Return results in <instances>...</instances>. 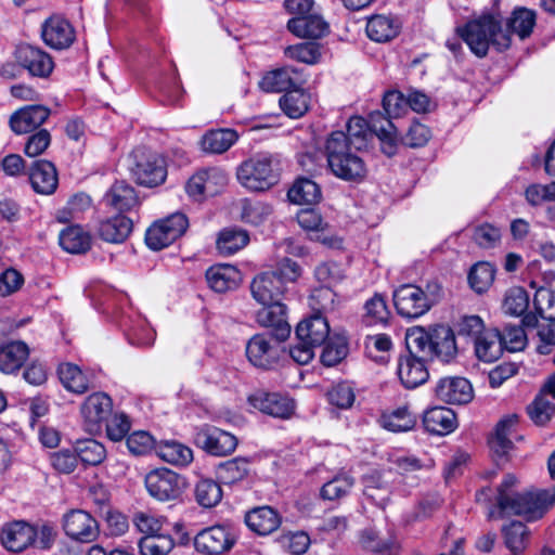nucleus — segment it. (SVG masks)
<instances>
[{"label":"nucleus","mask_w":555,"mask_h":555,"mask_svg":"<svg viewBox=\"0 0 555 555\" xmlns=\"http://www.w3.org/2000/svg\"><path fill=\"white\" fill-rule=\"evenodd\" d=\"M156 452L163 461L177 466H186L193 461L192 449L178 441L160 442Z\"/></svg>","instance_id":"nucleus-40"},{"label":"nucleus","mask_w":555,"mask_h":555,"mask_svg":"<svg viewBox=\"0 0 555 555\" xmlns=\"http://www.w3.org/2000/svg\"><path fill=\"white\" fill-rule=\"evenodd\" d=\"M236 537L232 530L222 525L202 529L194 537V547L203 555H222L235 544Z\"/></svg>","instance_id":"nucleus-8"},{"label":"nucleus","mask_w":555,"mask_h":555,"mask_svg":"<svg viewBox=\"0 0 555 555\" xmlns=\"http://www.w3.org/2000/svg\"><path fill=\"white\" fill-rule=\"evenodd\" d=\"M391 118L380 112L371 113L369 118L371 138L375 134L379 139L382 151L387 156L395 155L397 151V129Z\"/></svg>","instance_id":"nucleus-25"},{"label":"nucleus","mask_w":555,"mask_h":555,"mask_svg":"<svg viewBox=\"0 0 555 555\" xmlns=\"http://www.w3.org/2000/svg\"><path fill=\"white\" fill-rule=\"evenodd\" d=\"M17 62L31 76L47 78L51 75L54 63L52 57L43 50L30 44H23L16 49Z\"/></svg>","instance_id":"nucleus-18"},{"label":"nucleus","mask_w":555,"mask_h":555,"mask_svg":"<svg viewBox=\"0 0 555 555\" xmlns=\"http://www.w3.org/2000/svg\"><path fill=\"white\" fill-rule=\"evenodd\" d=\"M29 358V349H0V372L15 374Z\"/></svg>","instance_id":"nucleus-58"},{"label":"nucleus","mask_w":555,"mask_h":555,"mask_svg":"<svg viewBox=\"0 0 555 555\" xmlns=\"http://www.w3.org/2000/svg\"><path fill=\"white\" fill-rule=\"evenodd\" d=\"M530 420L538 426H545L555 414V404L539 392L527 406Z\"/></svg>","instance_id":"nucleus-52"},{"label":"nucleus","mask_w":555,"mask_h":555,"mask_svg":"<svg viewBox=\"0 0 555 555\" xmlns=\"http://www.w3.org/2000/svg\"><path fill=\"white\" fill-rule=\"evenodd\" d=\"M301 73L293 66L275 68L264 74L259 87L266 92H289L304 85Z\"/></svg>","instance_id":"nucleus-17"},{"label":"nucleus","mask_w":555,"mask_h":555,"mask_svg":"<svg viewBox=\"0 0 555 555\" xmlns=\"http://www.w3.org/2000/svg\"><path fill=\"white\" fill-rule=\"evenodd\" d=\"M62 525L69 539L81 543L95 541L100 533L98 521L83 509H72L65 513Z\"/></svg>","instance_id":"nucleus-11"},{"label":"nucleus","mask_w":555,"mask_h":555,"mask_svg":"<svg viewBox=\"0 0 555 555\" xmlns=\"http://www.w3.org/2000/svg\"><path fill=\"white\" fill-rule=\"evenodd\" d=\"M282 111L291 118H299L308 111V96L301 87L286 92L280 99Z\"/></svg>","instance_id":"nucleus-49"},{"label":"nucleus","mask_w":555,"mask_h":555,"mask_svg":"<svg viewBox=\"0 0 555 555\" xmlns=\"http://www.w3.org/2000/svg\"><path fill=\"white\" fill-rule=\"evenodd\" d=\"M249 404L273 417L288 420L296 410L294 399L278 392L257 391L248 397Z\"/></svg>","instance_id":"nucleus-14"},{"label":"nucleus","mask_w":555,"mask_h":555,"mask_svg":"<svg viewBox=\"0 0 555 555\" xmlns=\"http://www.w3.org/2000/svg\"><path fill=\"white\" fill-rule=\"evenodd\" d=\"M548 500L550 498L543 489L514 494L501 490L496 503L502 514L519 516L526 521L532 522L542 519L552 509Z\"/></svg>","instance_id":"nucleus-4"},{"label":"nucleus","mask_w":555,"mask_h":555,"mask_svg":"<svg viewBox=\"0 0 555 555\" xmlns=\"http://www.w3.org/2000/svg\"><path fill=\"white\" fill-rule=\"evenodd\" d=\"M145 488L158 501H172L184 491L185 479L169 468H156L146 474Z\"/></svg>","instance_id":"nucleus-7"},{"label":"nucleus","mask_w":555,"mask_h":555,"mask_svg":"<svg viewBox=\"0 0 555 555\" xmlns=\"http://www.w3.org/2000/svg\"><path fill=\"white\" fill-rule=\"evenodd\" d=\"M237 139V132L230 128L209 130L201 139V149L208 154H222L234 145Z\"/></svg>","instance_id":"nucleus-32"},{"label":"nucleus","mask_w":555,"mask_h":555,"mask_svg":"<svg viewBox=\"0 0 555 555\" xmlns=\"http://www.w3.org/2000/svg\"><path fill=\"white\" fill-rule=\"evenodd\" d=\"M245 352L249 362L258 369H274L283 360L281 349H245Z\"/></svg>","instance_id":"nucleus-59"},{"label":"nucleus","mask_w":555,"mask_h":555,"mask_svg":"<svg viewBox=\"0 0 555 555\" xmlns=\"http://www.w3.org/2000/svg\"><path fill=\"white\" fill-rule=\"evenodd\" d=\"M533 306L537 313L544 320L555 322V292L539 287L534 294Z\"/></svg>","instance_id":"nucleus-60"},{"label":"nucleus","mask_w":555,"mask_h":555,"mask_svg":"<svg viewBox=\"0 0 555 555\" xmlns=\"http://www.w3.org/2000/svg\"><path fill=\"white\" fill-rule=\"evenodd\" d=\"M364 321L367 324H386L390 318L386 298L382 294H375L364 305Z\"/></svg>","instance_id":"nucleus-50"},{"label":"nucleus","mask_w":555,"mask_h":555,"mask_svg":"<svg viewBox=\"0 0 555 555\" xmlns=\"http://www.w3.org/2000/svg\"><path fill=\"white\" fill-rule=\"evenodd\" d=\"M286 287L276 273L262 272L256 275L250 283L251 297L260 304H272L283 299Z\"/></svg>","instance_id":"nucleus-21"},{"label":"nucleus","mask_w":555,"mask_h":555,"mask_svg":"<svg viewBox=\"0 0 555 555\" xmlns=\"http://www.w3.org/2000/svg\"><path fill=\"white\" fill-rule=\"evenodd\" d=\"M51 111L43 105H28L10 117V127L16 134L34 131L40 127L50 116Z\"/></svg>","instance_id":"nucleus-23"},{"label":"nucleus","mask_w":555,"mask_h":555,"mask_svg":"<svg viewBox=\"0 0 555 555\" xmlns=\"http://www.w3.org/2000/svg\"><path fill=\"white\" fill-rule=\"evenodd\" d=\"M363 482L364 495L376 505L383 507L387 503L391 491V486L386 479V474L374 473L367 475L364 477Z\"/></svg>","instance_id":"nucleus-41"},{"label":"nucleus","mask_w":555,"mask_h":555,"mask_svg":"<svg viewBox=\"0 0 555 555\" xmlns=\"http://www.w3.org/2000/svg\"><path fill=\"white\" fill-rule=\"evenodd\" d=\"M28 177L34 191L43 195L54 193L59 184L54 164L46 159L35 160L28 169Z\"/></svg>","instance_id":"nucleus-24"},{"label":"nucleus","mask_w":555,"mask_h":555,"mask_svg":"<svg viewBox=\"0 0 555 555\" xmlns=\"http://www.w3.org/2000/svg\"><path fill=\"white\" fill-rule=\"evenodd\" d=\"M382 426L393 433L411 430L415 424V416L409 412L408 408H399L391 413L384 414L380 420Z\"/></svg>","instance_id":"nucleus-48"},{"label":"nucleus","mask_w":555,"mask_h":555,"mask_svg":"<svg viewBox=\"0 0 555 555\" xmlns=\"http://www.w3.org/2000/svg\"><path fill=\"white\" fill-rule=\"evenodd\" d=\"M361 542L363 546L380 555H398V545L390 539H382L377 531L367 529L362 533Z\"/></svg>","instance_id":"nucleus-54"},{"label":"nucleus","mask_w":555,"mask_h":555,"mask_svg":"<svg viewBox=\"0 0 555 555\" xmlns=\"http://www.w3.org/2000/svg\"><path fill=\"white\" fill-rule=\"evenodd\" d=\"M435 393L446 403L465 404L473 399V387L464 377H444L437 383Z\"/></svg>","instance_id":"nucleus-22"},{"label":"nucleus","mask_w":555,"mask_h":555,"mask_svg":"<svg viewBox=\"0 0 555 555\" xmlns=\"http://www.w3.org/2000/svg\"><path fill=\"white\" fill-rule=\"evenodd\" d=\"M75 452L77 454V459H80V461L87 465H99L106 457L105 447L94 439L77 441Z\"/></svg>","instance_id":"nucleus-47"},{"label":"nucleus","mask_w":555,"mask_h":555,"mask_svg":"<svg viewBox=\"0 0 555 555\" xmlns=\"http://www.w3.org/2000/svg\"><path fill=\"white\" fill-rule=\"evenodd\" d=\"M61 247L70 254H83L91 247V235L79 225L68 227L59 235Z\"/></svg>","instance_id":"nucleus-38"},{"label":"nucleus","mask_w":555,"mask_h":555,"mask_svg":"<svg viewBox=\"0 0 555 555\" xmlns=\"http://www.w3.org/2000/svg\"><path fill=\"white\" fill-rule=\"evenodd\" d=\"M336 294L328 286H320L314 288L309 297V306L314 314L334 309Z\"/></svg>","instance_id":"nucleus-64"},{"label":"nucleus","mask_w":555,"mask_h":555,"mask_svg":"<svg viewBox=\"0 0 555 555\" xmlns=\"http://www.w3.org/2000/svg\"><path fill=\"white\" fill-rule=\"evenodd\" d=\"M287 197L297 205H313L321 198V189L311 179L298 178L288 190Z\"/></svg>","instance_id":"nucleus-39"},{"label":"nucleus","mask_w":555,"mask_h":555,"mask_svg":"<svg viewBox=\"0 0 555 555\" xmlns=\"http://www.w3.org/2000/svg\"><path fill=\"white\" fill-rule=\"evenodd\" d=\"M112 412L113 400L107 393L102 391L89 395L80 406L83 424L91 433L99 431Z\"/></svg>","instance_id":"nucleus-13"},{"label":"nucleus","mask_w":555,"mask_h":555,"mask_svg":"<svg viewBox=\"0 0 555 555\" xmlns=\"http://www.w3.org/2000/svg\"><path fill=\"white\" fill-rule=\"evenodd\" d=\"M236 178L246 190L264 192L279 182V158L270 153H257L237 167Z\"/></svg>","instance_id":"nucleus-2"},{"label":"nucleus","mask_w":555,"mask_h":555,"mask_svg":"<svg viewBox=\"0 0 555 555\" xmlns=\"http://www.w3.org/2000/svg\"><path fill=\"white\" fill-rule=\"evenodd\" d=\"M130 172L138 184L153 188L167 177L164 157L145 149H137L130 155Z\"/></svg>","instance_id":"nucleus-5"},{"label":"nucleus","mask_w":555,"mask_h":555,"mask_svg":"<svg viewBox=\"0 0 555 555\" xmlns=\"http://www.w3.org/2000/svg\"><path fill=\"white\" fill-rule=\"evenodd\" d=\"M206 280L212 291L225 293L238 287L242 282V274L238 269L231 264H219L207 270Z\"/></svg>","instance_id":"nucleus-27"},{"label":"nucleus","mask_w":555,"mask_h":555,"mask_svg":"<svg viewBox=\"0 0 555 555\" xmlns=\"http://www.w3.org/2000/svg\"><path fill=\"white\" fill-rule=\"evenodd\" d=\"M41 38L52 49L69 48L76 38L72 24L61 15H52L41 25Z\"/></svg>","instance_id":"nucleus-15"},{"label":"nucleus","mask_w":555,"mask_h":555,"mask_svg":"<svg viewBox=\"0 0 555 555\" xmlns=\"http://www.w3.org/2000/svg\"><path fill=\"white\" fill-rule=\"evenodd\" d=\"M260 305L262 308L257 311L256 320L264 330L251 336L246 347H271L285 341L291 335L286 321L287 308L282 300Z\"/></svg>","instance_id":"nucleus-3"},{"label":"nucleus","mask_w":555,"mask_h":555,"mask_svg":"<svg viewBox=\"0 0 555 555\" xmlns=\"http://www.w3.org/2000/svg\"><path fill=\"white\" fill-rule=\"evenodd\" d=\"M505 544L513 555H521L528 543L529 529L520 521H512L503 530Z\"/></svg>","instance_id":"nucleus-45"},{"label":"nucleus","mask_w":555,"mask_h":555,"mask_svg":"<svg viewBox=\"0 0 555 555\" xmlns=\"http://www.w3.org/2000/svg\"><path fill=\"white\" fill-rule=\"evenodd\" d=\"M330 325L322 314H312L301 320L295 330L300 347H322L328 338Z\"/></svg>","instance_id":"nucleus-19"},{"label":"nucleus","mask_w":555,"mask_h":555,"mask_svg":"<svg viewBox=\"0 0 555 555\" xmlns=\"http://www.w3.org/2000/svg\"><path fill=\"white\" fill-rule=\"evenodd\" d=\"M428 356L420 352L418 349H404L398 359V375L405 388L413 389L429 377Z\"/></svg>","instance_id":"nucleus-9"},{"label":"nucleus","mask_w":555,"mask_h":555,"mask_svg":"<svg viewBox=\"0 0 555 555\" xmlns=\"http://www.w3.org/2000/svg\"><path fill=\"white\" fill-rule=\"evenodd\" d=\"M346 140L348 144L354 146V150L361 151L366 147L371 139L369 120L360 117L352 116L347 122Z\"/></svg>","instance_id":"nucleus-46"},{"label":"nucleus","mask_w":555,"mask_h":555,"mask_svg":"<svg viewBox=\"0 0 555 555\" xmlns=\"http://www.w3.org/2000/svg\"><path fill=\"white\" fill-rule=\"evenodd\" d=\"M517 423L518 415L509 414L502 417L494 428L490 447L493 452V461L498 467L505 465L509 461V452L514 448L511 436Z\"/></svg>","instance_id":"nucleus-16"},{"label":"nucleus","mask_w":555,"mask_h":555,"mask_svg":"<svg viewBox=\"0 0 555 555\" xmlns=\"http://www.w3.org/2000/svg\"><path fill=\"white\" fill-rule=\"evenodd\" d=\"M106 426L107 437L112 441H120L130 430V421L122 412H112V414L104 421Z\"/></svg>","instance_id":"nucleus-62"},{"label":"nucleus","mask_w":555,"mask_h":555,"mask_svg":"<svg viewBox=\"0 0 555 555\" xmlns=\"http://www.w3.org/2000/svg\"><path fill=\"white\" fill-rule=\"evenodd\" d=\"M104 203L118 211H127L135 207L139 199L130 184L125 181H117L105 194Z\"/></svg>","instance_id":"nucleus-33"},{"label":"nucleus","mask_w":555,"mask_h":555,"mask_svg":"<svg viewBox=\"0 0 555 555\" xmlns=\"http://www.w3.org/2000/svg\"><path fill=\"white\" fill-rule=\"evenodd\" d=\"M132 228V220L122 214H118L102 220L98 227V234L107 243L121 244L129 237Z\"/></svg>","instance_id":"nucleus-28"},{"label":"nucleus","mask_w":555,"mask_h":555,"mask_svg":"<svg viewBox=\"0 0 555 555\" xmlns=\"http://www.w3.org/2000/svg\"><path fill=\"white\" fill-rule=\"evenodd\" d=\"M460 37L466 42L470 51L478 57L486 56V15L468 21L464 26L456 28Z\"/></svg>","instance_id":"nucleus-29"},{"label":"nucleus","mask_w":555,"mask_h":555,"mask_svg":"<svg viewBox=\"0 0 555 555\" xmlns=\"http://www.w3.org/2000/svg\"><path fill=\"white\" fill-rule=\"evenodd\" d=\"M284 54L291 60L312 65L318 63L321 57V47L313 41L302 42L286 47Z\"/></svg>","instance_id":"nucleus-53"},{"label":"nucleus","mask_w":555,"mask_h":555,"mask_svg":"<svg viewBox=\"0 0 555 555\" xmlns=\"http://www.w3.org/2000/svg\"><path fill=\"white\" fill-rule=\"evenodd\" d=\"M393 305L397 312L408 319H416L429 311V301L424 291L413 284H404L393 293Z\"/></svg>","instance_id":"nucleus-12"},{"label":"nucleus","mask_w":555,"mask_h":555,"mask_svg":"<svg viewBox=\"0 0 555 555\" xmlns=\"http://www.w3.org/2000/svg\"><path fill=\"white\" fill-rule=\"evenodd\" d=\"M354 480L349 475L335 476L321 488V496L324 500L334 501L347 495L353 488Z\"/></svg>","instance_id":"nucleus-56"},{"label":"nucleus","mask_w":555,"mask_h":555,"mask_svg":"<svg viewBox=\"0 0 555 555\" xmlns=\"http://www.w3.org/2000/svg\"><path fill=\"white\" fill-rule=\"evenodd\" d=\"M195 498L203 507H214L222 499L221 487L214 480L203 479L195 487Z\"/></svg>","instance_id":"nucleus-55"},{"label":"nucleus","mask_w":555,"mask_h":555,"mask_svg":"<svg viewBox=\"0 0 555 555\" xmlns=\"http://www.w3.org/2000/svg\"><path fill=\"white\" fill-rule=\"evenodd\" d=\"M245 522L254 532L260 535H267L279 528L281 517L272 507L260 506L246 514Z\"/></svg>","instance_id":"nucleus-30"},{"label":"nucleus","mask_w":555,"mask_h":555,"mask_svg":"<svg viewBox=\"0 0 555 555\" xmlns=\"http://www.w3.org/2000/svg\"><path fill=\"white\" fill-rule=\"evenodd\" d=\"M357 152L354 146L348 144L344 131H333L325 142V155L331 172L345 181H362L367 168Z\"/></svg>","instance_id":"nucleus-1"},{"label":"nucleus","mask_w":555,"mask_h":555,"mask_svg":"<svg viewBox=\"0 0 555 555\" xmlns=\"http://www.w3.org/2000/svg\"><path fill=\"white\" fill-rule=\"evenodd\" d=\"M35 538V527L22 520L5 524L0 532L2 545L15 553L31 546Z\"/></svg>","instance_id":"nucleus-20"},{"label":"nucleus","mask_w":555,"mask_h":555,"mask_svg":"<svg viewBox=\"0 0 555 555\" xmlns=\"http://www.w3.org/2000/svg\"><path fill=\"white\" fill-rule=\"evenodd\" d=\"M281 546L293 555H302L310 545V537L304 531L286 532L279 539Z\"/></svg>","instance_id":"nucleus-63"},{"label":"nucleus","mask_w":555,"mask_h":555,"mask_svg":"<svg viewBox=\"0 0 555 555\" xmlns=\"http://www.w3.org/2000/svg\"><path fill=\"white\" fill-rule=\"evenodd\" d=\"M195 444L206 453L214 456H227L237 446L234 435L211 425L199 427L194 436Z\"/></svg>","instance_id":"nucleus-10"},{"label":"nucleus","mask_w":555,"mask_h":555,"mask_svg":"<svg viewBox=\"0 0 555 555\" xmlns=\"http://www.w3.org/2000/svg\"><path fill=\"white\" fill-rule=\"evenodd\" d=\"M288 30L299 38L318 39L328 30L327 23L319 15L294 16L287 22Z\"/></svg>","instance_id":"nucleus-31"},{"label":"nucleus","mask_w":555,"mask_h":555,"mask_svg":"<svg viewBox=\"0 0 555 555\" xmlns=\"http://www.w3.org/2000/svg\"><path fill=\"white\" fill-rule=\"evenodd\" d=\"M529 306V296L522 287L509 288L504 297V312L511 315L524 314Z\"/></svg>","instance_id":"nucleus-61"},{"label":"nucleus","mask_w":555,"mask_h":555,"mask_svg":"<svg viewBox=\"0 0 555 555\" xmlns=\"http://www.w3.org/2000/svg\"><path fill=\"white\" fill-rule=\"evenodd\" d=\"M366 34L376 42H387L399 34V24L391 16L373 15L367 20Z\"/></svg>","instance_id":"nucleus-35"},{"label":"nucleus","mask_w":555,"mask_h":555,"mask_svg":"<svg viewBox=\"0 0 555 555\" xmlns=\"http://www.w3.org/2000/svg\"><path fill=\"white\" fill-rule=\"evenodd\" d=\"M498 344L500 347L508 345H520L526 347L527 334L521 325H504L502 328L493 327L488 330V347Z\"/></svg>","instance_id":"nucleus-36"},{"label":"nucleus","mask_w":555,"mask_h":555,"mask_svg":"<svg viewBox=\"0 0 555 555\" xmlns=\"http://www.w3.org/2000/svg\"><path fill=\"white\" fill-rule=\"evenodd\" d=\"M249 242L248 233L237 228L224 229L217 240V248L223 255H233Z\"/></svg>","instance_id":"nucleus-44"},{"label":"nucleus","mask_w":555,"mask_h":555,"mask_svg":"<svg viewBox=\"0 0 555 555\" xmlns=\"http://www.w3.org/2000/svg\"><path fill=\"white\" fill-rule=\"evenodd\" d=\"M456 331L463 344L486 347L485 323L479 315H464L457 323Z\"/></svg>","instance_id":"nucleus-34"},{"label":"nucleus","mask_w":555,"mask_h":555,"mask_svg":"<svg viewBox=\"0 0 555 555\" xmlns=\"http://www.w3.org/2000/svg\"><path fill=\"white\" fill-rule=\"evenodd\" d=\"M423 425L433 435L446 436L456 429L457 420L453 410L444 406H434L425 411Z\"/></svg>","instance_id":"nucleus-26"},{"label":"nucleus","mask_w":555,"mask_h":555,"mask_svg":"<svg viewBox=\"0 0 555 555\" xmlns=\"http://www.w3.org/2000/svg\"><path fill=\"white\" fill-rule=\"evenodd\" d=\"M535 21L537 15L533 10L524 7L516 8L508 20V30L516 34L520 39H526L531 35Z\"/></svg>","instance_id":"nucleus-43"},{"label":"nucleus","mask_w":555,"mask_h":555,"mask_svg":"<svg viewBox=\"0 0 555 555\" xmlns=\"http://www.w3.org/2000/svg\"><path fill=\"white\" fill-rule=\"evenodd\" d=\"M175 546L168 534L145 535L139 541L141 555H168Z\"/></svg>","instance_id":"nucleus-51"},{"label":"nucleus","mask_w":555,"mask_h":555,"mask_svg":"<svg viewBox=\"0 0 555 555\" xmlns=\"http://www.w3.org/2000/svg\"><path fill=\"white\" fill-rule=\"evenodd\" d=\"M249 473V462L245 457H235L218 465L217 478L225 483L233 485L242 481Z\"/></svg>","instance_id":"nucleus-42"},{"label":"nucleus","mask_w":555,"mask_h":555,"mask_svg":"<svg viewBox=\"0 0 555 555\" xmlns=\"http://www.w3.org/2000/svg\"><path fill=\"white\" fill-rule=\"evenodd\" d=\"M57 375L64 388L73 393L81 395L89 389V379L81 369L73 363H62Z\"/></svg>","instance_id":"nucleus-37"},{"label":"nucleus","mask_w":555,"mask_h":555,"mask_svg":"<svg viewBox=\"0 0 555 555\" xmlns=\"http://www.w3.org/2000/svg\"><path fill=\"white\" fill-rule=\"evenodd\" d=\"M189 228V219L185 214L177 211L170 216L154 222L145 233V243L153 250L168 247L181 237Z\"/></svg>","instance_id":"nucleus-6"},{"label":"nucleus","mask_w":555,"mask_h":555,"mask_svg":"<svg viewBox=\"0 0 555 555\" xmlns=\"http://www.w3.org/2000/svg\"><path fill=\"white\" fill-rule=\"evenodd\" d=\"M272 214V207L263 202L244 201L242 205V220L251 225L263 223Z\"/></svg>","instance_id":"nucleus-57"}]
</instances>
